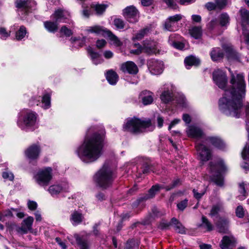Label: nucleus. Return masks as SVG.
<instances>
[{
	"instance_id": "obj_1",
	"label": "nucleus",
	"mask_w": 249,
	"mask_h": 249,
	"mask_svg": "<svg viewBox=\"0 0 249 249\" xmlns=\"http://www.w3.org/2000/svg\"><path fill=\"white\" fill-rule=\"evenodd\" d=\"M231 74L229 87L227 86V78L225 72L217 69L213 73L215 84L224 90L222 98L219 100L220 110L226 115L239 118L242 112L246 96V83L244 75L237 71L229 70Z\"/></svg>"
},
{
	"instance_id": "obj_2",
	"label": "nucleus",
	"mask_w": 249,
	"mask_h": 249,
	"mask_svg": "<svg viewBox=\"0 0 249 249\" xmlns=\"http://www.w3.org/2000/svg\"><path fill=\"white\" fill-rule=\"evenodd\" d=\"M105 131L101 129L91 136H87L77 147L76 152L83 162L90 163L96 161L102 155Z\"/></svg>"
},
{
	"instance_id": "obj_3",
	"label": "nucleus",
	"mask_w": 249,
	"mask_h": 249,
	"mask_svg": "<svg viewBox=\"0 0 249 249\" xmlns=\"http://www.w3.org/2000/svg\"><path fill=\"white\" fill-rule=\"evenodd\" d=\"M38 122L37 114L33 110L26 109L19 113L17 125L25 131H34L37 128Z\"/></svg>"
},
{
	"instance_id": "obj_4",
	"label": "nucleus",
	"mask_w": 249,
	"mask_h": 249,
	"mask_svg": "<svg viewBox=\"0 0 249 249\" xmlns=\"http://www.w3.org/2000/svg\"><path fill=\"white\" fill-rule=\"evenodd\" d=\"M150 127H152L150 120H142L136 117L127 118L123 125L124 130L134 134L143 132Z\"/></svg>"
},
{
	"instance_id": "obj_5",
	"label": "nucleus",
	"mask_w": 249,
	"mask_h": 249,
	"mask_svg": "<svg viewBox=\"0 0 249 249\" xmlns=\"http://www.w3.org/2000/svg\"><path fill=\"white\" fill-rule=\"evenodd\" d=\"M114 178V174L110 166L106 163L95 174L94 180L101 188L106 189L110 186Z\"/></svg>"
},
{
	"instance_id": "obj_6",
	"label": "nucleus",
	"mask_w": 249,
	"mask_h": 249,
	"mask_svg": "<svg viewBox=\"0 0 249 249\" xmlns=\"http://www.w3.org/2000/svg\"><path fill=\"white\" fill-rule=\"evenodd\" d=\"M227 170V167L223 160H220L216 164L210 163V170L212 174L211 180L217 185L222 186L224 183L222 174Z\"/></svg>"
},
{
	"instance_id": "obj_7",
	"label": "nucleus",
	"mask_w": 249,
	"mask_h": 249,
	"mask_svg": "<svg viewBox=\"0 0 249 249\" xmlns=\"http://www.w3.org/2000/svg\"><path fill=\"white\" fill-rule=\"evenodd\" d=\"M53 178V170L51 167L40 169L34 176L36 183L41 187L46 188Z\"/></svg>"
},
{
	"instance_id": "obj_8",
	"label": "nucleus",
	"mask_w": 249,
	"mask_h": 249,
	"mask_svg": "<svg viewBox=\"0 0 249 249\" xmlns=\"http://www.w3.org/2000/svg\"><path fill=\"white\" fill-rule=\"evenodd\" d=\"M120 51L124 55L133 57L145 52L149 55L160 54L158 48H120Z\"/></svg>"
},
{
	"instance_id": "obj_9",
	"label": "nucleus",
	"mask_w": 249,
	"mask_h": 249,
	"mask_svg": "<svg viewBox=\"0 0 249 249\" xmlns=\"http://www.w3.org/2000/svg\"><path fill=\"white\" fill-rule=\"evenodd\" d=\"M161 89L160 99L162 103L168 104L174 100L175 88L173 84H166L163 86Z\"/></svg>"
},
{
	"instance_id": "obj_10",
	"label": "nucleus",
	"mask_w": 249,
	"mask_h": 249,
	"mask_svg": "<svg viewBox=\"0 0 249 249\" xmlns=\"http://www.w3.org/2000/svg\"><path fill=\"white\" fill-rule=\"evenodd\" d=\"M15 5L18 14L25 16L30 12L31 9L36 5V3L33 0H16Z\"/></svg>"
},
{
	"instance_id": "obj_11",
	"label": "nucleus",
	"mask_w": 249,
	"mask_h": 249,
	"mask_svg": "<svg viewBox=\"0 0 249 249\" xmlns=\"http://www.w3.org/2000/svg\"><path fill=\"white\" fill-rule=\"evenodd\" d=\"M205 144V141L197 142L195 144V147L197 152V154L199 160L202 161H207L209 160L212 157V153L210 149L208 148Z\"/></svg>"
},
{
	"instance_id": "obj_12",
	"label": "nucleus",
	"mask_w": 249,
	"mask_h": 249,
	"mask_svg": "<svg viewBox=\"0 0 249 249\" xmlns=\"http://www.w3.org/2000/svg\"><path fill=\"white\" fill-rule=\"evenodd\" d=\"M186 133L188 137L196 140V143L198 141L203 142L206 136L201 128L194 125L189 126Z\"/></svg>"
},
{
	"instance_id": "obj_13",
	"label": "nucleus",
	"mask_w": 249,
	"mask_h": 249,
	"mask_svg": "<svg viewBox=\"0 0 249 249\" xmlns=\"http://www.w3.org/2000/svg\"><path fill=\"white\" fill-rule=\"evenodd\" d=\"M123 15L129 23H135L139 20V12L133 5L125 8L123 10Z\"/></svg>"
},
{
	"instance_id": "obj_14",
	"label": "nucleus",
	"mask_w": 249,
	"mask_h": 249,
	"mask_svg": "<svg viewBox=\"0 0 249 249\" xmlns=\"http://www.w3.org/2000/svg\"><path fill=\"white\" fill-rule=\"evenodd\" d=\"M148 68L151 74L158 75L163 70V64L161 61L151 59L148 61Z\"/></svg>"
},
{
	"instance_id": "obj_15",
	"label": "nucleus",
	"mask_w": 249,
	"mask_h": 249,
	"mask_svg": "<svg viewBox=\"0 0 249 249\" xmlns=\"http://www.w3.org/2000/svg\"><path fill=\"white\" fill-rule=\"evenodd\" d=\"M40 153V147L39 145L35 144L30 146L25 151V155L30 161L36 160Z\"/></svg>"
},
{
	"instance_id": "obj_16",
	"label": "nucleus",
	"mask_w": 249,
	"mask_h": 249,
	"mask_svg": "<svg viewBox=\"0 0 249 249\" xmlns=\"http://www.w3.org/2000/svg\"><path fill=\"white\" fill-rule=\"evenodd\" d=\"M99 48H88L87 52L92 63L95 65L101 63L103 60L102 58V52L98 49Z\"/></svg>"
},
{
	"instance_id": "obj_17",
	"label": "nucleus",
	"mask_w": 249,
	"mask_h": 249,
	"mask_svg": "<svg viewBox=\"0 0 249 249\" xmlns=\"http://www.w3.org/2000/svg\"><path fill=\"white\" fill-rule=\"evenodd\" d=\"M204 141L206 144H211L213 146L221 150H224L226 148L225 142L218 136H206Z\"/></svg>"
},
{
	"instance_id": "obj_18",
	"label": "nucleus",
	"mask_w": 249,
	"mask_h": 249,
	"mask_svg": "<svg viewBox=\"0 0 249 249\" xmlns=\"http://www.w3.org/2000/svg\"><path fill=\"white\" fill-rule=\"evenodd\" d=\"M121 70L124 72H127L131 74H136L138 72L137 66L133 62L130 61L123 63L121 66Z\"/></svg>"
},
{
	"instance_id": "obj_19",
	"label": "nucleus",
	"mask_w": 249,
	"mask_h": 249,
	"mask_svg": "<svg viewBox=\"0 0 249 249\" xmlns=\"http://www.w3.org/2000/svg\"><path fill=\"white\" fill-rule=\"evenodd\" d=\"M139 99L145 106L150 105L154 100V93L149 90H144L140 93Z\"/></svg>"
},
{
	"instance_id": "obj_20",
	"label": "nucleus",
	"mask_w": 249,
	"mask_h": 249,
	"mask_svg": "<svg viewBox=\"0 0 249 249\" xmlns=\"http://www.w3.org/2000/svg\"><path fill=\"white\" fill-rule=\"evenodd\" d=\"M51 94L49 92H45L41 98V102L39 100H36L33 104H36L38 106L41 104L40 107L44 109H48L51 107Z\"/></svg>"
},
{
	"instance_id": "obj_21",
	"label": "nucleus",
	"mask_w": 249,
	"mask_h": 249,
	"mask_svg": "<svg viewBox=\"0 0 249 249\" xmlns=\"http://www.w3.org/2000/svg\"><path fill=\"white\" fill-rule=\"evenodd\" d=\"M69 185L66 183L51 185L48 189L49 192L53 196L57 195L62 191H67Z\"/></svg>"
},
{
	"instance_id": "obj_22",
	"label": "nucleus",
	"mask_w": 249,
	"mask_h": 249,
	"mask_svg": "<svg viewBox=\"0 0 249 249\" xmlns=\"http://www.w3.org/2000/svg\"><path fill=\"white\" fill-rule=\"evenodd\" d=\"M33 221L34 218L32 216H28L23 221L20 228L22 233L26 234L28 231L32 232Z\"/></svg>"
},
{
	"instance_id": "obj_23",
	"label": "nucleus",
	"mask_w": 249,
	"mask_h": 249,
	"mask_svg": "<svg viewBox=\"0 0 249 249\" xmlns=\"http://www.w3.org/2000/svg\"><path fill=\"white\" fill-rule=\"evenodd\" d=\"M235 241V239L232 236H225L221 241L220 247L221 249H228L231 247H233Z\"/></svg>"
},
{
	"instance_id": "obj_24",
	"label": "nucleus",
	"mask_w": 249,
	"mask_h": 249,
	"mask_svg": "<svg viewBox=\"0 0 249 249\" xmlns=\"http://www.w3.org/2000/svg\"><path fill=\"white\" fill-rule=\"evenodd\" d=\"M224 53L229 61L239 60V54L234 51L232 48H225Z\"/></svg>"
},
{
	"instance_id": "obj_25",
	"label": "nucleus",
	"mask_w": 249,
	"mask_h": 249,
	"mask_svg": "<svg viewBox=\"0 0 249 249\" xmlns=\"http://www.w3.org/2000/svg\"><path fill=\"white\" fill-rule=\"evenodd\" d=\"M199 58L193 55L186 57L184 59V63L186 69H190L192 66H197L200 64Z\"/></svg>"
},
{
	"instance_id": "obj_26",
	"label": "nucleus",
	"mask_w": 249,
	"mask_h": 249,
	"mask_svg": "<svg viewBox=\"0 0 249 249\" xmlns=\"http://www.w3.org/2000/svg\"><path fill=\"white\" fill-rule=\"evenodd\" d=\"M108 31V30H107L106 28L99 25L89 27L87 29V31L89 33H95L104 36H106Z\"/></svg>"
},
{
	"instance_id": "obj_27",
	"label": "nucleus",
	"mask_w": 249,
	"mask_h": 249,
	"mask_svg": "<svg viewBox=\"0 0 249 249\" xmlns=\"http://www.w3.org/2000/svg\"><path fill=\"white\" fill-rule=\"evenodd\" d=\"M106 77L108 82L112 85L117 83L119 78L117 73L112 70H109L106 72Z\"/></svg>"
},
{
	"instance_id": "obj_28",
	"label": "nucleus",
	"mask_w": 249,
	"mask_h": 249,
	"mask_svg": "<svg viewBox=\"0 0 249 249\" xmlns=\"http://www.w3.org/2000/svg\"><path fill=\"white\" fill-rule=\"evenodd\" d=\"M83 219V216L81 213L74 211L71 213L70 219L73 226H76L82 222Z\"/></svg>"
},
{
	"instance_id": "obj_29",
	"label": "nucleus",
	"mask_w": 249,
	"mask_h": 249,
	"mask_svg": "<svg viewBox=\"0 0 249 249\" xmlns=\"http://www.w3.org/2000/svg\"><path fill=\"white\" fill-rule=\"evenodd\" d=\"M241 17L242 26L249 24V11L244 8H241L239 11Z\"/></svg>"
},
{
	"instance_id": "obj_30",
	"label": "nucleus",
	"mask_w": 249,
	"mask_h": 249,
	"mask_svg": "<svg viewBox=\"0 0 249 249\" xmlns=\"http://www.w3.org/2000/svg\"><path fill=\"white\" fill-rule=\"evenodd\" d=\"M224 50H222L219 48L213 49L211 53V57L213 61H217L221 60L224 56Z\"/></svg>"
},
{
	"instance_id": "obj_31",
	"label": "nucleus",
	"mask_w": 249,
	"mask_h": 249,
	"mask_svg": "<svg viewBox=\"0 0 249 249\" xmlns=\"http://www.w3.org/2000/svg\"><path fill=\"white\" fill-rule=\"evenodd\" d=\"M108 6L107 4H105L91 3L90 4V7L95 11L97 15H103Z\"/></svg>"
},
{
	"instance_id": "obj_32",
	"label": "nucleus",
	"mask_w": 249,
	"mask_h": 249,
	"mask_svg": "<svg viewBox=\"0 0 249 249\" xmlns=\"http://www.w3.org/2000/svg\"><path fill=\"white\" fill-rule=\"evenodd\" d=\"M229 221L226 218H220L217 223V227L219 232L226 233L228 231Z\"/></svg>"
},
{
	"instance_id": "obj_33",
	"label": "nucleus",
	"mask_w": 249,
	"mask_h": 249,
	"mask_svg": "<svg viewBox=\"0 0 249 249\" xmlns=\"http://www.w3.org/2000/svg\"><path fill=\"white\" fill-rule=\"evenodd\" d=\"M190 35L195 39L199 38L202 36V29L200 26H194L189 30Z\"/></svg>"
},
{
	"instance_id": "obj_34",
	"label": "nucleus",
	"mask_w": 249,
	"mask_h": 249,
	"mask_svg": "<svg viewBox=\"0 0 249 249\" xmlns=\"http://www.w3.org/2000/svg\"><path fill=\"white\" fill-rule=\"evenodd\" d=\"M218 21L221 26H227L230 24V17L227 13H223L218 17Z\"/></svg>"
},
{
	"instance_id": "obj_35",
	"label": "nucleus",
	"mask_w": 249,
	"mask_h": 249,
	"mask_svg": "<svg viewBox=\"0 0 249 249\" xmlns=\"http://www.w3.org/2000/svg\"><path fill=\"white\" fill-rule=\"evenodd\" d=\"M164 185H160L159 184L153 186L152 188L149 190L148 194L144 197V199H147L154 197L156 193L160 189H164Z\"/></svg>"
},
{
	"instance_id": "obj_36",
	"label": "nucleus",
	"mask_w": 249,
	"mask_h": 249,
	"mask_svg": "<svg viewBox=\"0 0 249 249\" xmlns=\"http://www.w3.org/2000/svg\"><path fill=\"white\" fill-rule=\"evenodd\" d=\"M171 223L174 225L175 231L179 233H185V229L181 223L178 222L175 218H173L171 219Z\"/></svg>"
},
{
	"instance_id": "obj_37",
	"label": "nucleus",
	"mask_w": 249,
	"mask_h": 249,
	"mask_svg": "<svg viewBox=\"0 0 249 249\" xmlns=\"http://www.w3.org/2000/svg\"><path fill=\"white\" fill-rule=\"evenodd\" d=\"M57 22H52L50 21H45L44 25L47 31L51 33H55L58 30Z\"/></svg>"
},
{
	"instance_id": "obj_38",
	"label": "nucleus",
	"mask_w": 249,
	"mask_h": 249,
	"mask_svg": "<svg viewBox=\"0 0 249 249\" xmlns=\"http://www.w3.org/2000/svg\"><path fill=\"white\" fill-rule=\"evenodd\" d=\"M164 26V28L169 31H175L178 29V23H176L168 18L165 20Z\"/></svg>"
},
{
	"instance_id": "obj_39",
	"label": "nucleus",
	"mask_w": 249,
	"mask_h": 249,
	"mask_svg": "<svg viewBox=\"0 0 249 249\" xmlns=\"http://www.w3.org/2000/svg\"><path fill=\"white\" fill-rule=\"evenodd\" d=\"M11 210L8 209L0 213V221L4 222L6 221L7 219L13 217L14 215V212Z\"/></svg>"
},
{
	"instance_id": "obj_40",
	"label": "nucleus",
	"mask_w": 249,
	"mask_h": 249,
	"mask_svg": "<svg viewBox=\"0 0 249 249\" xmlns=\"http://www.w3.org/2000/svg\"><path fill=\"white\" fill-rule=\"evenodd\" d=\"M74 237L75 239L77 244L80 246V249H89V246L88 243L86 241H84L78 234H74Z\"/></svg>"
},
{
	"instance_id": "obj_41",
	"label": "nucleus",
	"mask_w": 249,
	"mask_h": 249,
	"mask_svg": "<svg viewBox=\"0 0 249 249\" xmlns=\"http://www.w3.org/2000/svg\"><path fill=\"white\" fill-rule=\"evenodd\" d=\"M27 32L25 27L21 26L16 33V39L17 40H22L27 34Z\"/></svg>"
},
{
	"instance_id": "obj_42",
	"label": "nucleus",
	"mask_w": 249,
	"mask_h": 249,
	"mask_svg": "<svg viewBox=\"0 0 249 249\" xmlns=\"http://www.w3.org/2000/svg\"><path fill=\"white\" fill-rule=\"evenodd\" d=\"M106 36L109 37V39L113 42L114 45L118 46L122 45V43L119 38L109 30L107 32Z\"/></svg>"
},
{
	"instance_id": "obj_43",
	"label": "nucleus",
	"mask_w": 249,
	"mask_h": 249,
	"mask_svg": "<svg viewBox=\"0 0 249 249\" xmlns=\"http://www.w3.org/2000/svg\"><path fill=\"white\" fill-rule=\"evenodd\" d=\"M223 209V204L219 202L213 206L210 215L213 217L217 214L218 213Z\"/></svg>"
},
{
	"instance_id": "obj_44",
	"label": "nucleus",
	"mask_w": 249,
	"mask_h": 249,
	"mask_svg": "<svg viewBox=\"0 0 249 249\" xmlns=\"http://www.w3.org/2000/svg\"><path fill=\"white\" fill-rule=\"evenodd\" d=\"M200 226L206 229L207 231H211L213 229L212 224L206 217L203 216L202 217V223Z\"/></svg>"
},
{
	"instance_id": "obj_45",
	"label": "nucleus",
	"mask_w": 249,
	"mask_h": 249,
	"mask_svg": "<svg viewBox=\"0 0 249 249\" xmlns=\"http://www.w3.org/2000/svg\"><path fill=\"white\" fill-rule=\"evenodd\" d=\"M246 185V184L244 183H240L239 185V192H240V195H239L238 197L240 200H243L246 197L247 193L245 190Z\"/></svg>"
},
{
	"instance_id": "obj_46",
	"label": "nucleus",
	"mask_w": 249,
	"mask_h": 249,
	"mask_svg": "<svg viewBox=\"0 0 249 249\" xmlns=\"http://www.w3.org/2000/svg\"><path fill=\"white\" fill-rule=\"evenodd\" d=\"M148 31L149 30L147 28H144L140 30L139 33H138L135 36L133 37L132 39L133 41H135V40L142 39L147 34Z\"/></svg>"
},
{
	"instance_id": "obj_47",
	"label": "nucleus",
	"mask_w": 249,
	"mask_h": 249,
	"mask_svg": "<svg viewBox=\"0 0 249 249\" xmlns=\"http://www.w3.org/2000/svg\"><path fill=\"white\" fill-rule=\"evenodd\" d=\"M138 246V243L134 240L130 239L126 243L124 249H137Z\"/></svg>"
},
{
	"instance_id": "obj_48",
	"label": "nucleus",
	"mask_w": 249,
	"mask_h": 249,
	"mask_svg": "<svg viewBox=\"0 0 249 249\" xmlns=\"http://www.w3.org/2000/svg\"><path fill=\"white\" fill-rule=\"evenodd\" d=\"M114 25L118 29H123L124 27V22L121 18H115L113 21Z\"/></svg>"
},
{
	"instance_id": "obj_49",
	"label": "nucleus",
	"mask_w": 249,
	"mask_h": 249,
	"mask_svg": "<svg viewBox=\"0 0 249 249\" xmlns=\"http://www.w3.org/2000/svg\"><path fill=\"white\" fill-rule=\"evenodd\" d=\"M53 16L56 22H58L64 17L63 11L60 9L56 10L54 13L53 15Z\"/></svg>"
},
{
	"instance_id": "obj_50",
	"label": "nucleus",
	"mask_w": 249,
	"mask_h": 249,
	"mask_svg": "<svg viewBox=\"0 0 249 249\" xmlns=\"http://www.w3.org/2000/svg\"><path fill=\"white\" fill-rule=\"evenodd\" d=\"M60 32L67 37H69L72 35V31L68 29L66 26H63L61 28Z\"/></svg>"
},
{
	"instance_id": "obj_51",
	"label": "nucleus",
	"mask_w": 249,
	"mask_h": 249,
	"mask_svg": "<svg viewBox=\"0 0 249 249\" xmlns=\"http://www.w3.org/2000/svg\"><path fill=\"white\" fill-rule=\"evenodd\" d=\"M188 200L185 199L184 200L181 201L177 204V207L180 211H183L188 205Z\"/></svg>"
},
{
	"instance_id": "obj_52",
	"label": "nucleus",
	"mask_w": 249,
	"mask_h": 249,
	"mask_svg": "<svg viewBox=\"0 0 249 249\" xmlns=\"http://www.w3.org/2000/svg\"><path fill=\"white\" fill-rule=\"evenodd\" d=\"M248 137L249 140V134ZM242 157L244 160H249V145H246L245 146L242 152Z\"/></svg>"
},
{
	"instance_id": "obj_53",
	"label": "nucleus",
	"mask_w": 249,
	"mask_h": 249,
	"mask_svg": "<svg viewBox=\"0 0 249 249\" xmlns=\"http://www.w3.org/2000/svg\"><path fill=\"white\" fill-rule=\"evenodd\" d=\"M10 32H7L4 28H0V38L1 39H5L10 36Z\"/></svg>"
},
{
	"instance_id": "obj_54",
	"label": "nucleus",
	"mask_w": 249,
	"mask_h": 249,
	"mask_svg": "<svg viewBox=\"0 0 249 249\" xmlns=\"http://www.w3.org/2000/svg\"><path fill=\"white\" fill-rule=\"evenodd\" d=\"M178 104L182 107H186L187 105L186 100L183 95H180L177 99Z\"/></svg>"
},
{
	"instance_id": "obj_55",
	"label": "nucleus",
	"mask_w": 249,
	"mask_h": 249,
	"mask_svg": "<svg viewBox=\"0 0 249 249\" xmlns=\"http://www.w3.org/2000/svg\"><path fill=\"white\" fill-rule=\"evenodd\" d=\"M236 215L239 218H242L244 216V210L241 206H238L236 209Z\"/></svg>"
},
{
	"instance_id": "obj_56",
	"label": "nucleus",
	"mask_w": 249,
	"mask_h": 249,
	"mask_svg": "<svg viewBox=\"0 0 249 249\" xmlns=\"http://www.w3.org/2000/svg\"><path fill=\"white\" fill-rule=\"evenodd\" d=\"M215 2H216V3H214L211 2H207L205 4V6L207 8V9L210 11L216 9V7H218V8L220 9V8L218 7V6L217 5V4L216 3V0H215Z\"/></svg>"
},
{
	"instance_id": "obj_57",
	"label": "nucleus",
	"mask_w": 249,
	"mask_h": 249,
	"mask_svg": "<svg viewBox=\"0 0 249 249\" xmlns=\"http://www.w3.org/2000/svg\"><path fill=\"white\" fill-rule=\"evenodd\" d=\"M2 177L4 179H8L9 180H13L14 178L13 174L10 172H4L2 173Z\"/></svg>"
},
{
	"instance_id": "obj_58",
	"label": "nucleus",
	"mask_w": 249,
	"mask_h": 249,
	"mask_svg": "<svg viewBox=\"0 0 249 249\" xmlns=\"http://www.w3.org/2000/svg\"><path fill=\"white\" fill-rule=\"evenodd\" d=\"M183 16L181 14H177L173 16H170L168 18L170 20H171L176 23H178V22L182 18Z\"/></svg>"
},
{
	"instance_id": "obj_59",
	"label": "nucleus",
	"mask_w": 249,
	"mask_h": 249,
	"mask_svg": "<svg viewBox=\"0 0 249 249\" xmlns=\"http://www.w3.org/2000/svg\"><path fill=\"white\" fill-rule=\"evenodd\" d=\"M179 182V180L178 179H175L173 181L171 185L166 186H164V189H165L166 191H169L171 189L175 187L178 184Z\"/></svg>"
},
{
	"instance_id": "obj_60",
	"label": "nucleus",
	"mask_w": 249,
	"mask_h": 249,
	"mask_svg": "<svg viewBox=\"0 0 249 249\" xmlns=\"http://www.w3.org/2000/svg\"><path fill=\"white\" fill-rule=\"evenodd\" d=\"M163 1L165 2L168 7L175 9L177 6L176 3L174 0H163Z\"/></svg>"
},
{
	"instance_id": "obj_61",
	"label": "nucleus",
	"mask_w": 249,
	"mask_h": 249,
	"mask_svg": "<svg viewBox=\"0 0 249 249\" xmlns=\"http://www.w3.org/2000/svg\"><path fill=\"white\" fill-rule=\"evenodd\" d=\"M157 122L158 127L161 128L163 125L164 118L160 115H158L157 118Z\"/></svg>"
},
{
	"instance_id": "obj_62",
	"label": "nucleus",
	"mask_w": 249,
	"mask_h": 249,
	"mask_svg": "<svg viewBox=\"0 0 249 249\" xmlns=\"http://www.w3.org/2000/svg\"><path fill=\"white\" fill-rule=\"evenodd\" d=\"M193 192L194 197L197 199H200L205 193V191H202L201 193H198L196 189H194Z\"/></svg>"
},
{
	"instance_id": "obj_63",
	"label": "nucleus",
	"mask_w": 249,
	"mask_h": 249,
	"mask_svg": "<svg viewBox=\"0 0 249 249\" xmlns=\"http://www.w3.org/2000/svg\"><path fill=\"white\" fill-rule=\"evenodd\" d=\"M28 207L31 210H35L36 209L37 204L34 201H29L28 202Z\"/></svg>"
},
{
	"instance_id": "obj_64",
	"label": "nucleus",
	"mask_w": 249,
	"mask_h": 249,
	"mask_svg": "<svg viewBox=\"0 0 249 249\" xmlns=\"http://www.w3.org/2000/svg\"><path fill=\"white\" fill-rule=\"evenodd\" d=\"M216 3L220 9H223L227 4V0H216Z\"/></svg>"
}]
</instances>
